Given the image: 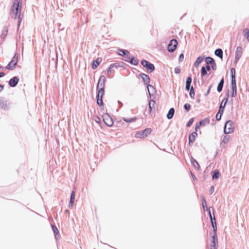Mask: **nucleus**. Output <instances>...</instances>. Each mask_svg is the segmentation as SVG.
Masks as SVG:
<instances>
[{
    "mask_svg": "<svg viewBox=\"0 0 249 249\" xmlns=\"http://www.w3.org/2000/svg\"><path fill=\"white\" fill-rule=\"evenodd\" d=\"M191 176L193 179L194 180H197V178H196V176H195L194 174H193L191 172Z\"/></svg>",
    "mask_w": 249,
    "mask_h": 249,
    "instance_id": "052dcab7",
    "label": "nucleus"
},
{
    "mask_svg": "<svg viewBox=\"0 0 249 249\" xmlns=\"http://www.w3.org/2000/svg\"><path fill=\"white\" fill-rule=\"evenodd\" d=\"M194 118H191L189 120V121L187 122V123L186 124V126L187 127H190L192 125V124H193V123L194 122Z\"/></svg>",
    "mask_w": 249,
    "mask_h": 249,
    "instance_id": "37998d69",
    "label": "nucleus"
},
{
    "mask_svg": "<svg viewBox=\"0 0 249 249\" xmlns=\"http://www.w3.org/2000/svg\"><path fill=\"white\" fill-rule=\"evenodd\" d=\"M220 176V173L218 170L216 169L214 170L212 172V179H217L219 178Z\"/></svg>",
    "mask_w": 249,
    "mask_h": 249,
    "instance_id": "393cba45",
    "label": "nucleus"
},
{
    "mask_svg": "<svg viewBox=\"0 0 249 249\" xmlns=\"http://www.w3.org/2000/svg\"><path fill=\"white\" fill-rule=\"evenodd\" d=\"M201 126H199V124L197 123L195 126V130L197 132V129L199 128Z\"/></svg>",
    "mask_w": 249,
    "mask_h": 249,
    "instance_id": "4d7b16f0",
    "label": "nucleus"
},
{
    "mask_svg": "<svg viewBox=\"0 0 249 249\" xmlns=\"http://www.w3.org/2000/svg\"><path fill=\"white\" fill-rule=\"evenodd\" d=\"M196 78L195 77L194 79V84H196Z\"/></svg>",
    "mask_w": 249,
    "mask_h": 249,
    "instance_id": "338daca9",
    "label": "nucleus"
},
{
    "mask_svg": "<svg viewBox=\"0 0 249 249\" xmlns=\"http://www.w3.org/2000/svg\"><path fill=\"white\" fill-rule=\"evenodd\" d=\"M197 133L196 131L192 132L189 135L188 140L189 144L192 145L193 142H195L196 138L197 137Z\"/></svg>",
    "mask_w": 249,
    "mask_h": 249,
    "instance_id": "f3484780",
    "label": "nucleus"
},
{
    "mask_svg": "<svg viewBox=\"0 0 249 249\" xmlns=\"http://www.w3.org/2000/svg\"><path fill=\"white\" fill-rule=\"evenodd\" d=\"M204 59L206 64L207 65H211L213 62H215L214 59L210 56L206 57L205 58H204Z\"/></svg>",
    "mask_w": 249,
    "mask_h": 249,
    "instance_id": "c756f323",
    "label": "nucleus"
},
{
    "mask_svg": "<svg viewBox=\"0 0 249 249\" xmlns=\"http://www.w3.org/2000/svg\"><path fill=\"white\" fill-rule=\"evenodd\" d=\"M8 33V28L7 26H4L2 31L1 38H4Z\"/></svg>",
    "mask_w": 249,
    "mask_h": 249,
    "instance_id": "f704fd0d",
    "label": "nucleus"
},
{
    "mask_svg": "<svg viewBox=\"0 0 249 249\" xmlns=\"http://www.w3.org/2000/svg\"><path fill=\"white\" fill-rule=\"evenodd\" d=\"M0 107L4 110H8L9 109L7 102L3 98L0 99Z\"/></svg>",
    "mask_w": 249,
    "mask_h": 249,
    "instance_id": "aec40b11",
    "label": "nucleus"
},
{
    "mask_svg": "<svg viewBox=\"0 0 249 249\" xmlns=\"http://www.w3.org/2000/svg\"><path fill=\"white\" fill-rule=\"evenodd\" d=\"M69 212H69V210H68V209H67V210H66L65 211V213H69Z\"/></svg>",
    "mask_w": 249,
    "mask_h": 249,
    "instance_id": "774afa93",
    "label": "nucleus"
},
{
    "mask_svg": "<svg viewBox=\"0 0 249 249\" xmlns=\"http://www.w3.org/2000/svg\"><path fill=\"white\" fill-rule=\"evenodd\" d=\"M52 228L54 232L55 238L57 240L58 238L59 231L55 225H52Z\"/></svg>",
    "mask_w": 249,
    "mask_h": 249,
    "instance_id": "c85d7f7f",
    "label": "nucleus"
},
{
    "mask_svg": "<svg viewBox=\"0 0 249 249\" xmlns=\"http://www.w3.org/2000/svg\"><path fill=\"white\" fill-rule=\"evenodd\" d=\"M214 187L213 186H212L211 187V189L210 190V194H212L213 193V192H214Z\"/></svg>",
    "mask_w": 249,
    "mask_h": 249,
    "instance_id": "bf43d9fd",
    "label": "nucleus"
},
{
    "mask_svg": "<svg viewBox=\"0 0 249 249\" xmlns=\"http://www.w3.org/2000/svg\"><path fill=\"white\" fill-rule=\"evenodd\" d=\"M152 130L150 128H147L143 130L138 131L136 133L135 137L136 138H144L151 133Z\"/></svg>",
    "mask_w": 249,
    "mask_h": 249,
    "instance_id": "6e6552de",
    "label": "nucleus"
},
{
    "mask_svg": "<svg viewBox=\"0 0 249 249\" xmlns=\"http://www.w3.org/2000/svg\"><path fill=\"white\" fill-rule=\"evenodd\" d=\"M141 64L145 68L148 72H152L155 69L154 64L145 59H142L141 61Z\"/></svg>",
    "mask_w": 249,
    "mask_h": 249,
    "instance_id": "0eeeda50",
    "label": "nucleus"
},
{
    "mask_svg": "<svg viewBox=\"0 0 249 249\" xmlns=\"http://www.w3.org/2000/svg\"><path fill=\"white\" fill-rule=\"evenodd\" d=\"M210 220L212 226L213 227V228L212 232H215L217 231V226L215 217L214 215H213V218L211 217Z\"/></svg>",
    "mask_w": 249,
    "mask_h": 249,
    "instance_id": "412c9836",
    "label": "nucleus"
},
{
    "mask_svg": "<svg viewBox=\"0 0 249 249\" xmlns=\"http://www.w3.org/2000/svg\"><path fill=\"white\" fill-rule=\"evenodd\" d=\"M102 58L98 57L96 60H93L91 64V68L92 69H96L102 62Z\"/></svg>",
    "mask_w": 249,
    "mask_h": 249,
    "instance_id": "a211bd4d",
    "label": "nucleus"
},
{
    "mask_svg": "<svg viewBox=\"0 0 249 249\" xmlns=\"http://www.w3.org/2000/svg\"><path fill=\"white\" fill-rule=\"evenodd\" d=\"M139 77L142 79L143 84L146 85L149 96L151 98L153 95V93L156 92V89L153 86L149 84L150 81L149 76L145 73H141L139 74Z\"/></svg>",
    "mask_w": 249,
    "mask_h": 249,
    "instance_id": "f03ea898",
    "label": "nucleus"
},
{
    "mask_svg": "<svg viewBox=\"0 0 249 249\" xmlns=\"http://www.w3.org/2000/svg\"><path fill=\"white\" fill-rule=\"evenodd\" d=\"M222 115L221 114H216L215 118L217 121H220L221 119Z\"/></svg>",
    "mask_w": 249,
    "mask_h": 249,
    "instance_id": "5fc2aeb1",
    "label": "nucleus"
},
{
    "mask_svg": "<svg viewBox=\"0 0 249 249\" xmlns=\"http://www.w3.org/2000/svg\"><path fill=\"white\" fill-rule=\"evenodd\" d=\"M231 96L235 97L237 95V87L236 80H231Z\"/></svg>",
    "mask_w": 249,
    "mask_h": 249,
    "instance_id": "ddd939ff",
    "label": "nucleus"
},
{
    "mask_svg": "<svg viewBox=\"0 0 249 249\" xmlns=\"http://www.w3.org/2000/svg\"><path fill=\"white\" fill-rule=\"evenodd\" d=\"M124 60L127 62L129 63V60H130L131 57L130 56V53L126 55L125 56H124Z\"/></svg>",
    "mask_w": 249,
    "mask_h": 249,
    "instance_id": "49530a36",
    "label": "nucleus"
},
{
    "mask_svg": "<svg viewBox=\"0 0 249 249\" xmlns=\"http://www.w3.org/2000/svg\"><path fill=\"white\" fill-rule=\"evenodd\" d=\"M234 130L233 122L231 120L226 121L224 127V133L227 135L232 133Z\"/></svg>",
    "mask_w": 249,
    "mask_h": 249,
    "instance_id": "7ed1b4c3",
    "label": "nucleus"
},
{
    "mask_svg": "<svg viewBox=\"0 0 249 249\" xmlns=\"http://www.w3.org/2000/svg\"><path fill=\"white\" fill-rule=\"evenodd\" d=\"M118 103L120 105V107H122L123 106V103L121 102H120V101H118Z\"/></svg>",
    "mask_w": 249,
    "mask_h": 249,
    "instance_id": "69168bd1",
    "label": "nucleus"
},
{
    "mask_svg": "<svg viewBox=\"0 0 249 249\" xmlns=\"http://www.w3.org/2000/svg\"><path fill=\"white\" fill-rule=\"evenodd\" d=\"M204 59V56H200L198 57L194 63V66L197 68L199 65L203 61Z\"/></svg>",
    "mask_w": 249,
    "mask_h": 249,
    "instance_id": "cd10ccee",
    "label": "nucleus"
},
{
    "mask_svg": "<svg viewBox=\"0 0 249 249\" xmlns=\"http://www.w3.org/2000/svg\"><path fill=\"white\" fill-rule=\"evenodd\" d=\"M228 98H225L223 99L219 107V109L218 111L217 114H221V115H222L223 114V112L224 111V109L225 108V107L226 106V104L228 102Z\"/></svg>",
    "mask_w": 249,
    "mask_h": 249,
    "instance_id": "9b49d317",
    "label": "nucleus"
},
{
    "mask_svg": "<svg viewBox=\"0 0 249 249\" xmlns=\"http://www.w3.org/2000/svg\"><path fill=\"white\" fill-rule=\"evenodd\" d=\"M211 68L213 70V71H215L217 69V66H216V64L215 63V62H213L212 65H211Z\"/></svg>",
    "mask_w": 249,
    "mask_h": 249,
    "instance_id": "09e8293b",
    "label": "nucleus"
},
{
    "mask_svg": "<svg viewBox=\"0 0 249 249\" xmlns=\"http://www.w3.org/2000/svg\"><path fill=\"white\" fill-rule=\"evenodd\" d=\"M243 35L245 37H246L247 40L249 41V29L248 28H245L243 31Z\"/></svg>",
    "mask_w": 249,
    "mask_h": 249,
    "instance_id": "e433bc0d",
    "label": "nucleus"
},
{
    "mask_svg": "<svg viewBox=\"0 0 249 249\" xmlns=\"http://www.w3.org/2000/svg\"><path fill=\"white\" fill-rule=\"evenodd\" d=\"M210 235L212 237L211 244L210 245V249H217L218 246V241L217 237V233L211 232Z\"/></svg>",
    "mask_w": 249,
    "mask_h": 249,
    "instance_id": "423d86ee",
    "label": "nucleus"
},
{
    "mask_svg": "<svg viewBox=\"0 0 249 249\" xmlns=\"http://www.w3.org/2000/svg\"><path fill=\"white\" fill-rule=\"evenodd\" d=\"M178 45V41L176 39H172L167 46L168 51L170 53L174 52Z\"/></svg>",
    "mask_w": 249,
    "mask_h": 249,
    "instance_id": "9d476101",
    "label": "nucleus"
},
{
    "mask_svg": "<svg viewBox=\"0 0 249 249\" xmlns=\"http://www.w3.org/2000/svg\"><path fill=\"white\" fill-rule=\"evenodd\" d=\"M212 87H213V85L211 84L209 86V87L208 89H207V91H206V93L204 94V95H205V96H208V95L209 94V93H210V91H211V88H212Z\"/></svg>",
    "mask_w": 249,
    "mask_h": 249,
    "instance_id": "a18cd8bd",
    "label": "nucleus"
},
{
    "mask_svg": "<svg viewBox=\"0 0 249 249\" xmlns=\"http://www.w3.org/2000/svg\"><path fill=\"white\" fill-rule=\"evenodd\" d=\"M207 71L206 70V69L204 68V66H202L201 69L200 71V74H201V78L204 77L205 75H206L207 73Z\"/></svg>",
    "mask_w": 249,
    "mask_h": 249,
    "instance_id": "4c0bfd02",
    "label": "nucleus"
},
{
    "mask_svg": "<svg viewBox=\"0 0 249 249\" xmlns=\"http://www.w3.org/2000/svg\"><path fill=\"white\" fill-rule=\"evenodd\" d=\"M191 108V105L189 103H186L184 105V108L185 110L188 112L190 111Z\"/></svg>",
    "mask_w": 249,
    "mask_h": 249,
    "instance_id": "79ce46f5",
    "label": "nucleus"
},
{
    "mask_svg": "<svg viewBox=\"0 0 249 249\" xmlns=\"http://www.w3.org/2000/svg\"><path fill=\"white\" fill-rule=\"evenodd\" d=\"M202 79H201V84L202 85H204L206 83V79L204 78V77L203 78H201Z\"/></svg>",
    "mask_w": 249,
    "mask_h": 249,
    "instance_id": "680f3d73",
    "label": "nucleus"
},
{
    "mask_svg": "<svg viewBox=\"0 0 249 249\" xmlns=\"http://www.w3.org/2000/svg\"><path fill=\"white\" fill-rule=\"evenodd\" d=\"M18 62V55L15 53L10 62L6 66L5 69L9 70H13L16 67Z\"/></svg>",
    "mask_w": 249,
    "mask_h": 249,
    "instance_id": "39448f33",
    "label": "nucleus"
},
{
    "mask_svg": "<svg viewBox=\"0 0 249 249\" xmlns=\"http://www.w3.org/2000/svg\"><path fill=\"white\" fill-rule=\"evenodd\" d=\"M19 80L18 76H14L9 80L8 84L11 87L14 88L18 85Z\"/></svg>",
    "mask_w": 249,
    "mask_h": 249,
    "instance_id": "2eb2a0df",
    "label": "nucleus"
},
{
    "mask_svg": "<svg viewBox=\"0 0 249 249\" xmlns=\"http://www.w3.org/2000/svg\"><path fill=\"white\" fill-rule=\"evenodd\" d=\"M106 81V78L104 75H101L99 79L98 80L97 85V89H99L100 88H102L103 89H105V83Z\"/></svg>",
    "mask_w": 249,
    "mask_h": 249,
    "instance_id": "f8f14e48",
    "label": "nucleus"
},
{
    "mask_svg": "<svg viewBox=\"0 0 249 249\" xmlns=\"http://www.w3.org/2000/svg\"><path fill=\"white\" fill-rule=\"evenodd\" d=\"M192 82V79L190 76H188L186 80V84H191V83Z\"/></svg>",
    "mask_w": 249,
    "mask_h": 249,
    "instance_id": "de8ad7c7",
    "label": "nucleus"
},
{
    "mask_svg": "<svg viewBox=\"0 0 249 249\" xmlns=\"http://www.w3.org/2000/svg\"><path fill=\"white\" fill-rule=\"evenodd\" d=\"M210 120L209 117L205 118L204 119L200 120L198 123L199 124V126H203L206 125V124H210Z\"/></svg>",
    "mask_w": 249,
    "mask_h": 249,
    "instance_id": "5701e85b",
    "label": "nucleus"
},
{
    "mask_svg": "<svg viewBox=\"0 0 249 249\" xmlns=\"http://www.w3.org/2000/svg\"><path fill=\"white\" fill-rule=\"evenodd\" d=\"M214 54L220 58H222L223 55V52L221 49H216L214 51Z\"/></svg>",
    "mask_w": 249,
    "mask_h": 249,
    "instance_id": "bb28decb",
    "label": "nucleus"
},
{
    "mask_svg": "<svg viewBox=\"0 0 249 249\" xmlns=\"http://www.w3.org/2000/svg\"><path fill=\"white\" fill-rule=\"evenodd\" d=\"M230 73L231 76V80H236L235 77V70L234 68H231L230 70Z\"/></svg>",
    "mask_w": 249,
    "mask_h": 249,
    "instance_id": "72a5a7b5",
    "label": "nucleus"
},
{
    "mask_svg": "<svg viewBox=\"0 0 249 249\" xmlns=\"http://www.w3.org/2000/svg\"><path fill=\"white\" fill-rule=\"evenodd\" d=\"M118 51L120 52L119 53V55L121 56H125L128 54H129V52L126 50H124L122 49H119Z\"/></svg>",
    "mask_w": 249,
    "mask_h": 249,
    "instance_id": "473e14b6",
    "label": "nucleus"
},
{
    "mask_svg": "<svg viewBox=\"0 0 249 249\" xmlns=\"http://www.w3.org/2000/svg\"><path fill=\"white\" fill-rule=\"evenodd\" d=\"M75 193L74 191H72L71 193L70 199L69 202V207L71 208L73 207L74 199H75Z\"/></svg>",
    "mask_w": 249,
    "mask_h": 249,
    "instance_id": "6ab92c4d",
    "label": "nucleus"
},
{
    "mask_svg": "<svg viewBox=\"0 0 249 249\" xmlns=\"http://www.w3.org/2000/svg\"><path fill=\"white\" fill-rule=\"evenodd\" d=\"M230 139V136L228 135H225L224 136L223 140L220 143L221 145L227 143Z\"/></svg>",
    "mask_w": 249,
    "mask_h": 249,
    "instance_id": "58836bf2",
    "label": "nucleus"
},
{
    "mask_svg": "<svg viewBox=\"0 0 249 249\" xmlns=\"http://www.w3.org/2000/svg\"><path fill=\"white\" fill-rule=\"evenodd\" d=\"M204 68L206 69V71H209L211 69V66L206 64V66H204Z\"/></svg>",
    "mask_w": 249,
    "mask_h": 249,
    "instance_id": "3c124183",
    "label": "nucleus"
},
{
    "mask_svg": "<svg viewBox=\"0 0 249 249\" xmlns=\"http://www.w3.org/2000/svg\"><path fill=\"white\" fill-rule=\"evenodd\" d=\"M129 63L132 65L136 66L139 63V60L135 56H132L131 57L130 60H129Z\"/></svg>",
    "mask_w": 249,
    "mask_h": 249,
    "instance_id": "2f4dec72",
    "label": "nucleus"
},
{
    "mask_svg": "<svg viewBox=\"0 0 249 249\" xmlns=\"http://www.w3.org/2000/svg\"><path fill=\"white\" fill-rule=\"evenodd\" d=\"M201 198H202V206L205 207L206 210H208V208L207 207V202H206L205 197L204 196H202Z\"/></svg>",
    "mask_w": 249,
    "mask_h": 249,
    "instance_id": "a19ab883",
    "label": "nucleus"
},
{
    "mask_svg": "<svg viewBox=\"0 0 249 249\" xmlns=\"http://www.w3.org/2000/svg\"><path fill=\"white\" fill-rule=\"evenodd\" d=\"M175 72L176 73H179L180 72V69L178 67L175 69Z\"/></svg>",
    "mask_w": 249,
    "mask_h": 249,
    "instance_id": "13d9d810",
    "label": "nucleus"
},
{
    "mask_svg": "<svg viewBox=\"0 0 249 249\" xmlns=\"http://www.w3.org/2000/svg\"><path fill=\"white\" fill-rule=\"evenodd\" d=\"M191 89V84H186V85H185V89L186 90H189V89Z\"/></svg>",
    "mask_w": 249,
    "mask_h": 249,
    "instance_id": "603ef678",
    "label": "nucleus"
},
{
    "mask_svg": "<svg viewBox=\"0 0 249 249\" xmlns=\"http://www.w3.org/2000/svg\"><path fill=\"white\" fill-rule=\"evenodd\" d=\"M190 160L192 164L195 168L197 170H199L200 169V166L198 162L194 158L192 157Z\"/></svg>",
    "mask_w": 249,
    "mask_h": 249,
    "instance_id": "b1692460",
    "label": "nucleus"
},
{
    "mask_svg": "<svg viewBox=\"0 0 249 249\" xmlns=\"http://www.w3.org/2000/svg\"><path fill=\"white\" fill-rule=\"evenodd\" d=\"M5 73L3 72H0V77H3L4 76H5Z\"/></svg>",
    "mask_w": 249,
    "mask_h": 249,
    "instance_id": "0e129e2a",
    "label": "nucleus"
},
{
    "mask_svg": "<svg viewBox=\"0 0 249 249\" xmlns=\"http://www.w3.org/2000/svg\"><path fill=\"white\" fill-rule=\"evenodd\" d=\"M211 208V207H209L208 208V211L207 212H208V213H209V217H210V219H211V218H213V216H212V213H211V210L210 209ZM212 209L213 210V215H214V209L213 207H212Z\"/></svg>",
    "mask_w": 249,
    "mask_h": 249,
    "instance_id": "c03bdc74",
    "label": "nucleus"
},
{
    "mask_svg": "<svg viewBox=\"0 0 249 249\" xmlns=\"http://www.w3.org/2000/svg\"><path fill=\"white\" fill-rule=\"evenodd\" d=\"M175 114V109L173 107L170 108L168 111V112L167 114L166 117L168 119H171Z\"/></svg>",
    "mask_w": 249,
    "mask_h": 249,
    "instance_id": "a878e982",
    "label": "nucleus"
},
{
    "mask_svg": "<svg viewBox=\"0 0 249 249\" xmlns=\"http://www.w3.org/2000/svg\"><path fill=\"white\" fill-rule=\"evenodd\" d=\"M21 0H14L12 6L11 7L10 15L12 18H18V27L19 28L22 21L21 15Z\"/></svg>",
    "mask_w": 249,
    "mask_h": 249,
    "instance_id": "f257e3e1",
    "label": "nucleus"
},
{
    "mask_svg": "<svg viewBox=\"0 0 249 249\" xmlns=\"http://www.w3.org/2000/svg\"><path fill=\"white\" fill-rule=\"evenodd\" d=\"M124 63L122 61H116L114 63L110 65V69H112V71H114V69H118L119 68H124Z\"/></svg>",
    "mask_w": 249,
    "mask_h": 249,
    "instance_id": "4468645a",
    "label": "nucleus"
},
{
    "mask_svg": "<svg viewBox=\"0 0 249 249\" xmlns=\"http://www.w3.org/2000/svg\"><path fill=\"white\" fill-rule=\"evenodd\" d=\"M95 121L97 123H98V124H100L101 123V119L100 118H99V116H97L96 117V118H95L94 119Z\"/></svg>",
    "mask_w": 249,
    "mask_h": 249,
    "instance_id": "864d4df0",
    "label": "nucleus"
},
{
    "mask_svg": "<svg viewBox=\"0 0 249 249\" xmlns=\"http://www.w3.org/2000/svg\"><path fill=\"white\" fill-rule=\"evenodd\" d=\"M112 71V69H110V67H109L108 69L107 70V74L108 76H109L111 74Z\"/></svg>",
    "mask_w": 249,
    "mask_h": 249,
    "instance_id": "6e6d98bb",
    "label": "nucleus"
},
{
    "mask_svg": "<svg viewBox=\"0 0 249 249\" xmlns=\"http://www.w3.org/2000/svg\"><path fill=\"white\" fill-rule=\"evenodd\" d=\"M184 59V54L183 53L180 54L178 58V61L179 62H182Z\"/></svg>",
    "mask_w": 249,
    "mask_h": 249,
    "instance_id": "8fccbe9b",
    "label": "nucleus"
},
{
    "mask_svg": "<svg viewBox=\"0 0 249 249\" xmlns=\"http://www.w3.org/2000/svg\"><path fill=\"white\" fill-rule=\"evenodd\" d=\"M189 90H190V92H189L190 96L192 99H194L195 98V93L194 89L193 86H191V89H189Z\"/></svg>",
    "mask_w": 249,
    "mask_h": 249,
    "instance_id": "ea45409f",
    "label": "nucleus"
},
{
    "mask_svg": "<svg viewBox=\"0 0 249 249\" xmlns=\"http://www.w3.org/2000/svg\"><path fill=\"white\" fill-rule=\"evenodd\" d=\"M97 93L96 97L97 104L99 106H103L104 104L103 101V97L105 94V89L100 88L99 89H97Z\"/></svg>",
    "mask_w": 249,
    "mask_h": 249,
    "instance_id": "20e7f679",
    "label": "nucleus"
},
{
    "mask_svg": "<svg viewBox=\"0 0 249 249\" xmlns=\"http://www.w3.org/2000/svg\"><path fill=\"white\" fill-rule=\"evenodd\" d=\"M224 84V77H222L221 79L220 80L218 84L217 87V91L218 92H220L222 91L223 86Z\"/></svg>",
    "mask_w": 249,
    "mask_h": 249,
    "instance_id": "4be33fe9",
    "label": "nucleus"
},
{
    "mask_svg": "<svg viewBox=\"0 0 249 249\" xmlns=\"http://www.w3.org/2000/svg\"><path fill=\"white\" fill-rule=\"evenodd\" d=\"M123 119L124 122H125L126 123H132V122H134L135 121H136L137 120V118L136 117H132V118L127 119L125 117H124V118H123Z\"/></svg>",
    "mask_w": 249,
    "mask_h": 249,
    "instance_id": "c9c22d12",
    "label": "nucleus"
},
{
    "mask_svg": "<svg viewBox=\"0 0 249 249\" xmlns=\"http://www.w3.org/2000/svg\"><path fill=\"white\" fill-rule=\"evenodd\" d=\"M4 85L0 84V92L3 89Z\"/></svg>",
    "mask_w": 249,
    "mask_h": 249,
    "instance_id": "e2e57ef3",
    "label": "nucleus"
},
{
    "mask_svg": "<svg viewBox=\"0 0 249 249\" xmlns=\"http://www.w3.org/2000/svg\"><path fill=\"white\" fill-rule=\"evenodd\" d=\"M242 55V48L241 46H238L236 48L235 56V62L237 63Z\"/></svg>",
    "mask_w": 249,
    "mask_h": 249,
    "instance_id": "dca6fc26",
    "label": "nucleus"
},
{
    "mask_svg": "<svg viewBox=\"0 0 249 249\" xmlns=\"http://www.w3.org/2000/svg\"><path fill=\"white\" fill-rule=\"evenodd\" d=\"M156 102L154 100H150L148 103V109L149 113H151L152 108L154 107Z\"/></svg>",
    "mask_w": 249,
    "mask_h": 249,
    "instance_id": "7c9ffc66",
    "label": "nucleus"
},
{
    "mask_svg": "<svg viewBox=\"0 0 249 249\" xmlns=\"http://www.w3.org/2000/svg\"><path fill=\"white\" fill-rule=\"evenodd\" d=\"M103 119L105 124L108 127L113 125V118L108 114L105 113L103 115Z\"/></svg>",
    "mask_w": 249,
    "mask_h": 249,
    "instance_id": "1a4fd4ad",
    "label": "nucleus"
}]
</instances>
